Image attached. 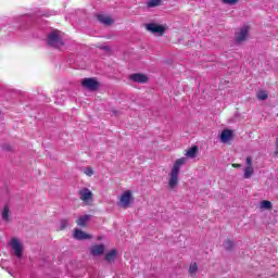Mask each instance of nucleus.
<instances>
[{
    "label": "nucleus",
    "mask_w": 278,
    "mask_h": 278,
    "mask_svg": "<svg viewBox=\"0 0 278 278\" xmlns=\"http://www.w3.org/2000/svg\"><path fill=\"white\" fill-rule=\"evenodd\" d=\"M220 142L227 144L230 140H233V130L231 129H224L220 134Z\"/></svg>",
    "instance_id": "10"
},
{
    "label": "nucleus",
    "mask_w": 278,
    "mask_h": 278,
    "mask_svg": "<svg viewBox=\"0 0 278 278\" xmlns=\"http://www.w3.org/2000/svg\"><path fill=\"white\" fill-rule=\"evenodd\" d=\"M128 79H130V81H134L135 84H147V81H149V77H147V75L142 73L130 74L128 76Z\"/></svg>",
    "instance_id": "7"
},
{
    "label": "nucleus",
    "mask_w": 278,
    "mask_h": 278,
    "mask_svg": "<svg viewBox=\"0 0 278 278\" xmlns=\"http://www.w3.org/2000/svg\"><path fill=\"white\" fill-rule=\"evenodd\" d=\"M68 227V220L67 219H62L61 220V226H60V230L64 231V229Z\"/></svg>",
    "instance_id": "25"
},
{
    "label": "nucleus",
    "mask_w": 278,
    "mask_h": 278,
    "mask_svg": "<svg viewBox=\"0 0 278 278\" xmlns=\"http://www.w3.org/2000/svg\"><path fill=\"white\" fill-rule=\"evenodd\" d=\"M146 29L147 31H151V34H159V36H164V33L166 31V29H168V27H166L165 25L149 23L146 24Z\"/></svg>",
    "instance_id": "5"
},
{
    "label": "nucleus",
    "mask_w": 278,
    "mask_h": 278,
    "mask_svg": "<svg viewBox=\"0 0 278 278\" xmlns=\"http://www.w3.org/2000/svg\"><path fill=\"white\" fill-rule=\"evenodd\" d=\"M47 43L49 47H54V49H60L64 47V40L60 36V30L54 29L48 35Z\"/></svg>",
    "instance_id": "2"
},
{
    "label": "nucleus",
    "mask_w": 278,
    "mask_h": 278,
    "mask_svg": "<svg viewBox=\"0 0 278 278\" xmlns=\"http://www.w3.org/2000/svg\"><path fill=\"white\" fill-rule=\"evenodd\" d=\"M102 49H104L105 51H108L109 48H108V46H104V47H102Z\"/></svg>",
    "instance_id": "30"
},
{
    "label": "nucleus",
    "mask_w": 278,
    "mask_h": 278,
    "mask_svg": "<svg viewBox=\"0 0 278 278\" xmlns=\"http://www.w3.org/2000/svg\"><path fill=\"white\" fill-rule=\"evenodd\" d=\"M261 207H263V210H273V203L268 200H264L261 203Z\"/></svg>",
    "instance_id": "20"
},
{
    "label": "nucleus",
    "mask_w": 278,
    "mask_h": 278,
    "mask_svg": "<svg viewBox=\"0 0 278 278\" xmlns=\"http://www.w3.org/2000/svg\"><path fill=\"white\" fill-rule=\"evenodd\" d=\"M98 240H101V237H99Z\"/></svg>",
    "instance_id": "31"
},
{
    "label": "nucleus",
    "mask_w": 278,
    "mask_h": 278,
    "mask_svg": "<svg viewBox=\"0 0 278 278\" xmlns=\"http://www.w3.org/2000/svg\"><path fill=\"white\" fill-rule=\"evenodd\" d=\"M240 0H222V3H225L226 5H236Z\"/></svg>",
    "instance_id": "24"
},
{
    "label": "nucleus",
    "mask_w": 278,
    "mask_h": 278,
    "mask_svg": "<svg viewBox=\"0 0 278 278\" xmlns=\"http://www.w3.org/2000/svg\"><path fill=\"white\" fill-rule=\"evenodd\" d=\"M162 4V0H150L147 5L148 8H157V5Z\"/></svg>",
    "instance_id": "21"
},
{
    "label": "nucleus",
    "mask_w": 278,
    "mask_h": 278,
    "mask_svg": "<svg viewBox=\"0 0 278 278\" xmlns=\"http://www.w3.org/2000/svg\"><path fill=\"white\" fill-rule=\"evenodd\" d=\"M11 247H12L16 257H23V245L21 244V241H18V239L13 238L11 240Z\"/></svg>",
    "instance_id": "8"
},
{
    "label": "nucleus",
    "mask_w": 278,
    "mask_h": 278,
    "mask_svg": "<svg viewBox=\"0 0 278 278\" xmlns=\"http://www.w3.org/2000/svg\"><path fill=\"white\" fill-rule=\"evenodd\" d=\"M90 253L93 257H99V255H103L105 253V245L103 244H96L90 248Z\"/></svg>",
    "instance_id": "11"
},
{
    "label": "nucleus",
    "mask_w": 278,
    "mask_h": 278,
    "mask_svg": "<svg viewBox=\"0 0 278 278\" xmlns=\"http://www.w3.org/2000/svg\"><path fill=\"white\" fill-rule=\"evenodd\" d=\"M116 255H117L116 249H113L105 254L104 260L109 263L114 262V260H116Z\"/></svg>",
    "instance_id": "16"
},
{
    "label": "nucleus",
    "mask_w": 278,
    "mask_h": 278,
    "mask_svg": "<svg viewBox=\"0 0 278 278\" xmlns=\"http://www.w3.org/2000/svg\"><path fill=\"white\" fill-rule=\"evenodd\" d=\"M232 168H242V165L238 164V163H235V164H232Z\"/></svg>",
    "instance_id": "28"
},
{
    "label": "nucleus",
    "mask_w": 278,
    "mask_h": 278,
    "mask_svg": "<svg viewBox=\"0 0 278 278\" xmlns=\"http://www.w3.org/2000/svg\"><path fill=\"white\" fill-rule=\"evenodd\" d=\"M245 164H247L245 167H253V159L251 156H248L245 159Z\"/></svg>",
    "instance_id": "26"
},
{
    "label": "nucleus",
    "mask_w": 278,
    "mask_h": 278,
    "mask_svg": "<svg viewBox=\"0 0 278 278\" xmlns=\"http://www.w3.org/2000/svg\"><path fill=\"white\" fill-rule=\"evenodd\" d=\"M83 88H86L87 90H99V81L94 78H84L81 80Z\"/></svg>",
    "instance_id": "6"
},
{
    "label": "nucleus",
    "mask_w": 278,
    "mask_h": 278,
    "mask_svg": "<svg viewBox=\"0 0 278 278\" xmlns=\"http://www.w3.org/2000/svg\"><path fill=\"white\" fill-rule=\"evenodd\" d=\"M224 248L226 251H231L233 249V241L231 239H227L224 243Z\"/></svg>",
    "instance_id": "22"
},
{
    "label": "nucleus",
    "mask_w": 278,
    "mask_h": 278,
    "mask_svg": "<svg viewBox=\"0 0 278 278\" xmlns=\"http://www.w3.org/2000/svg\"><path fill=\"white\" fill-rule=\"evenodd\" d=\"M247 36H249V26H243L240 31L236 33V41L244 42V40H247Z\"/></svg>",
    "instance_id": "9"
},
{
    "label": "nucleus",
    "mask_w": 278,
    "mask_h": 278,
    "mask_svg": "<svg viewBox=\"0 0 278 278\" xmlns=\"http://www.w3.org/2000/svg\"><path fill=\"white\" fill-rule=\"evenodd\" d=\"M74 238H75V240H90V238H92V236L89 233H86L81 229H76L74 232Z\"/></svg>",
    "instance_id": "12"
},
{
    "label": "nucleus",
    "mask_w": 278,
    "mask_h": 278,
    "mask_svg": "<svg viewBox=\"0 0 278 278\" xmlns=\"http://www.w3.org/2000/svg\"><path fill=\"white\" fill-rule=\"evenodd\" d=\"M197 153H199V147L192 146L189 150H187L186 155L190 157V160H194V157H197Z\"/></svg>",
    "instance_id": "14"
},
{
    "label": "nucleus",
    "mask_w": 278,
    "mask_h": 278,
    "mask_svg": "<svg viewBox=\"0 0 278 278\" xmlns=\"http://www.w3.org/2000/svg\"><path fill=\"white\" fill-rule=\"evenodd\" d=\"M131 203H134V193L131 190H126L121 194L117 205L123 210H127V207H131Z\"/></svg>",
    "instance_id": "3"
},
{
    "label": "nucleus",
    "mask_w": 278,
    "mask_h": 278,
    "mask_svg": "<svg viewBox=\"0 0 278 278\" xmlns=\"http://www.w3.org/2000/svg\"><path fill=\"white\" fill-rule=\"evenodd\" d=\"M198 270H199V265L197 263H192L189 266L188 274L190 275V277H194V275H197Z\"/></svg>",
    "instance_id": "18"
},
{
    "label": "nucleus",
    "mask_w": 278,
    "mask_h": 278,
    "mask_svg": "<svg viewBox=\"0 0 278 278\" xmlns=\"http://www.w3.org/2000/svg\"><path fill=\"white\" fill-rule=\"evenodd\" d=\"M89 220H90V215H83L76 220V224L78 225V227H86Z\"/></svg>",
    "instance_id": "15"
},
{
    "label": "nucleus",
    "mask_w": 278,
    "mask_h": 278,
    "mask_svg": "<svg viewBox=\"0 0 278 278\" xmlns=\"http://www.w3.org/2000/svg\"><path fill=\"white\" fill-rule=\"evenodd\" d=\"M256 97L260 101H266L268 93H266V91H258Z\"/></svg>",
    "instance_id": "23"
},
{
    "label": "nucleus",
    "mask_w": 278,
    "mask_h": 278,
    "mask_svg": "<svg viewBox=\"0 0 278 278\" xmlns=\"http://www.w3.org/2000/svg\"><path fill=\"white\" fill-rule=\"evenodd\" d=\"M79 199L85 203V205H92V201H94V194L90 189L83 188L78 190Z\"/></svg>",
    "instance_id": "4"
},
{
    "label": "nucleus",
    "mask_w": 278,
    "mask_h": 278,
    "mask_svg": "<svg viewBox=\"0 0 278 278\" xmlns=\"http://www.w3.org/2000/svg\"><path fill=\"white\" fill-rule=\"evenodd\" d=\"M275 157L278 155V143H276V151L274 152Z\"/></svg>",
    "instance_id": "29"
},
{
    "label": "nucleus",
    "mask_w": 278,
    "mask_h": 278,
    "mask_svg": "<svg viewBox=\"0 0 278 278\" xmlns=\"http://www.w3.org/2000/svg\"><path fill=\"white\" fill-rule=\"evenodd\" d=\"M98 21L100 23H102L103 25H114V20H112L110 16L108 15H98Z\"/></svg>",
    "instance_id": "13"
},
{
    "label": "nucleus",
    "mask_w": 278,
    "mask_h": 278,
    "mask_svg": "<svg viewBox=\"0 0 278 278\" xmlns=\"http://www.w3.org/2000/svg\"><path fill=\"white\" fill-rule=\"evenodd\" d=\"M253 173H255V169H253V167H245L243 169L244 179H251V177H253Z\"/></svg>",
    "instance_id": "17"
},
{
    "label": "nucleus",
    "mask_w": 278,
    "mask_h": 278,
    "mask_svg": "<svg viewBox=\"0 0 278 278\" xmlns=\"http://www.w3.org/2000/svg\"><path fill=\"white\" fill-rule=\"evenodd\" d=\"M85 175H87L88 177H92L94 175V170H92L91 167H87L85 169Z\"/></svg>",
    "instance_id": "27"
},
{
    "label": "nucleus",
    "mask_w": 278,
    "mask_h": 278,
    "mask_svg": "<svg viewBox=\"0 0 278 278\" xmlns=\"http://www.w3.org/2000/svg\"><path fill=\"white\" fill-rule=\"evenodd\" d=\"M186 164V157L177 159L168 174V188L175 190L179 186V173L181 167Z\"/></svg>",
    "instance_id": "1"
},
{
    "label": "nucleus",
    "mask_w": 278,
    "mask_h": 278,
    "mask_svg": "<svg viewBox=\"0 0 278 278\" xmlns=\"http://www.w3.org/2000/svg\"><path fill=\"white\" fill-rule=\"evenodd\" d=\"M2 218L7 222L10 220V206L4 205L2 211Z\"/></svg>",
    "instance_id": "19"
}]
</instances>
